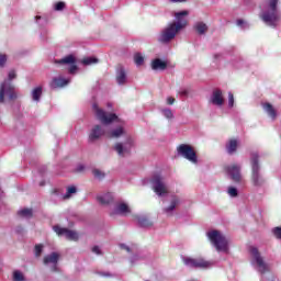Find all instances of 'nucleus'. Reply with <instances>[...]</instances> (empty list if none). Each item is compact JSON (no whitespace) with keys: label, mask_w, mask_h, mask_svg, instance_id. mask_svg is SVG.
<instances>
[{"label":"nucleus","mask_w":281,"mask_h":281,"mask_svg":"<svg viewBox=\"0 0 281 281\" xmlns=\"http://www.w3.org/2000/svg\"><path fill=\"white\" fill-rule=\"evenodd\" d=\"M123 134H124V127L119 126L115 130H112L111 132H106V137L117 139V137H122Z\"/></svg>","instance_id":"4be33fe9"},{"label":"nucleus","mask_w":281,"mask_h":281,"mask_svg":"<svg viewBox=\"0 0 281 281\" xmlns=\"http://www.w3.org/2000/svg\"><path fill=\"white\" fill-rule=\"evenodd\" d=\"M278 1L279 0H266L262 5V13L260 14V18L262 19L263 23L266 25H270V27H276L280 21Z\"/></svg>","instance_id":"f03ea898"},{"label":"nucleus","mask_w":281,"mask_h":281,"mask_svg":"<svg viewBox=\"0 0 281 281\" xmlns=\"http://www.w3.org/2000/svg\"><path fill=\"white\" fill-rule=\"evenodd\" d=\"M190 14L188 11L176 12L173 14L176 21L168 24L161 32L158 37L159 43H170L175 40V36L186 29L188 25L187 16Z\"/></svg>","instance_id":"f257e3e1"},{"label":"nucleus","mask_w":281,"mask_h":281,"mask_svg":"<svg viewBox=\"0 0 281 281\" xmlns=\"http://www.w3.org/2000/svg\"><path fill=\"white\" fill-rule=\"evenodd\" d=\"M153 190L158 194V196H164V194H168V186L164 182V178L159 175L154 176L151 179Z\"/></svg>","instance_id":"6e6552de"},{"label":"nucleus","mask_w":281,"mask_h":281,"mask_svg":"<svg viewBox=\"0 0 281 281\" xmlns=\"http://www.w3.org/2000/svg\"><path fill=\"white\" fill-rule=\"evenodd\" d=\"M162 114L165 115V117H167V120H172L173 117L172 111L170 109L164 110Z\"/></svg>","instance_id":"f704fd0d"},{"label":"nucleus","mask_w":281,"mask_h":281,"mask_svg":"<svg viewBox=\"0 0 281 281\" xmlns=\"http://www.w3.org/2000/svg\"><path fill=\"white\" fill-rule=\"evenodd\" d=\"M138 223H139L140 227H150V226H153V222H150V220H148V217H140L138 220Z\"/></svg>","instance_id":"c756f323"},{"label":"nucleus","mask_w":281,"mask_h":281,"mask_svg":"<svg viewBox=\"0 0 281 281\" xmlns=\"http://www.w3.org/2000/svg\"><path fill=\"white\" fill-rule=\"evenodd\" d=\"M250 254L254 258V262L256 263L259 273H267V271H269V265L265 262V260L260 256V252L258 251V248L250 247Z\"/></svg>","instance_id":"0eeeda50"},{"label":"nucleus","mask_w":281,"mask_h":281,"mask_svg":"<svg viewBox=\"0 0 281 281\" xmlns=\"http://www.w3.org/2000/svg\"><path fill=\"white\" fill-rule=\"evenodd\" d=\"M103 135H106V131L100 125H94L89 133V142H98Z\"/></svg>","instance_id":"4468645a"},{"label":"nucleus","mask_w":281,"mask_h":281,"mask_svg":"<svg viewBox=\"0 0 281 281\" xmlns=\"http://www.w3.org/2000/svg\"><path fill=\"white\" fill-rule=\"evenodd\" d=\"M36 19L38 20V19H41V16H36Z\"/></svg>","instance_id":"3c124183"},{"label":"nucleus","mask_w":281,"mask_h":281,"mask_svg":"<svg viewBox=\"0 0 281 281\" xmlns=\"http://www.w3.org/2000/svg\"><path fill=\"white\" fill-rule=\"evenodd\" d=\"M179 205V198H172L171 200V204L169 207L165 209V212L167 214H170V212H172L175 210V207H177Z\"/></svg>","instance_id":"cd10ccee"},{"label":"nucleus","mask_w":281,"mask_h":281,"mask_svg":"<svg viewBox=\"0 0 281 281\" xmlns=\"http://www.w3.org/2000/svg\"><path fill=\"white\" fill-rule=\"evenodd\" d=\"M8 60V57L3 54H0V67H3Z\"/></svg>","instance_id":"58836bf2"},{"label":"nucleus","mask_w":281,"mask_h":281,"mask_svg":"<svg viewBox=\"0 0 281 281\" xmlns=\"http://www.w3.org/2000/svg\"><path fill=\"white\" fill-rule=\"evenodd\" d=\"M43 254V245H36L35 246V256H41Z\"/></svg>","instance_id":"4c0bfd02"},{"label":"nucleus","mask_w":281,"mask_h":281,"mask_svg":"<svg viewBox=\"0 0 281 281\" xmlns=\"http://www.w3.org/2000/svg\"><path fill=\"white\" fill-rule=\"evenodd\" d=\"M227 175H229L231 179L235 181V183H240L243 181V176H240V166L239 165H231L225 167Z\"/></svg>","instance_id":"f8f14e48"},{"label":"nucleus","mask_w":281,"mask_h":281,"mask_svg":"<svg viewBox=\"0 0 281 281\" xmlns=\"http://www.w3.org/2000/svg\"><path fill=\"white\" fill-rule=\"evenodd\" d=\"M58 258H60V255L58 252L47 255L46 257H44V265H57Z\"/></svg>","instance_id":"6ab92c4d"},{"label":"nucleus","mask_w":281,"mask_h":281,"mask_svg":"<svg viewBox=\"0 0 281 281\" xmlns=\"http://www.w3.org/2000/svg\"><path fill=\"white\" fill-rule=\"evenodd\" d=\"M41 186H45V183L42 182Z\"/></svg>","instance_id":"603ef678"},{"label":"nucleus","mask_w":281,"mask_h":281,"mask_svg":"<svg viewBox=\"0 0 281 281\" xmlns=\"http://www.w3.org/2000/svg\"><path fill=\"white\" fill-rule=\"evenodd\" d=\"M92 109L98 120H100L102 124H111L112 122H117V115L113 113H106L102 109H99L98 103H94Z\"/></svg>","instance_id":"39448f33"},{"label":"nucleus","mask_w":281,"mask_h":281,"mask_svg":"<svg viewBox=\"0 0 281 281\" xmlns=\"http://www.w3.org/2000/svg\"><path fill=\"white\" fill-rule=\"evenodd\" d=\"M238 148V140L237 139H231L228 144L226 145V150L228 155H234L236 153V149Z\"/></svg>","instance_id":"5701e85b"},{"label":"nucleus","mask_w":281,"mask_h":281,"mask_svg":"<svg viewBox=\"0 0 281 281\" xmlns=\"http://www.w3.org/2000/svg\"><path fill=\"white\" fill-rule=\"evenodd\" d=\"M60 65H70L69 74H76L78 71V66H76V57L74 55H68L61 60H59Z\"/></svg>","instance_id":"2eb2a0df"},{"label":"nucleus","mask_w":281,"mask_h":281,"mask_svg":"<svg viewBox=\"0 0 281 281\" xmlns=\"http://www.w3.org/2000/svg\"><path fill=\"white\" fill-rule=\"evenodd\" d=\"M195 30L198 34H205V32H207V25L203 22H198L195 24Z\"/></svg>","instance_id":"bb28decb"},{"label":"nucleus","mask_w":281,"mask_h":281,"mask_svg":"<svg viewBox=\"0 0 281 281\" xmlns=\"http://www.w3.org/2000/svg\"><path fill=\"white\" fill-rule=\"evenodd\" d=\"M83 168H85V167L80 166V167H79V170H83Z\"/></svg>","instance_id":"8fccbe9b"},{"label":"nucleus","mask_w":281,"mask_h":281,"mask_svg":"<svg viewBox=\"0 0 281 281\" xmlns=\"http://www.w3.org/2000/svg\"><path fill=\"white\" fill-rule=\"evenodd\" d=\"M55 10L57 11L65 10V2H57L55 4Z\"/></svg>","instance_id":"ea45409f"},{"label":"nucleus","mask_w":281,"mask_h":281,"mask_svg":"<svg viewBox=\"0 0 281 281\" xmlns=\"http://www.w3.org/2000/svg\"><path fill=\"white\" fill-rule=\"evenodd\" d=\"M97 201L101 205H109L113 201V195L111 193H105L97 196Z\"/></svg>","instance_id":"aec40b11"},{"label":"nucleus","mask_w":281,"mask_h":281,"mask_svg":"<svg viewBox=\"0 0 281 281\" xmlns=\"http://www.w3.org/2000/svg\"><path fill=\"white\" fill-rule=\"evenodd\" d=\"M128 251V247L125 248Z\"/></svg>","instance_id":"864d4df0"},{"label":"nucleus","mask_w":281,"mask_h":281,"mask_svg":"<svg viewBox=\"0 0 281 281\" xmlns=\"http://www.w3.org/2000/svg\"><path fill=\"white\" fill-rule=\"evenodd\" d=\"M251 166H252V183L254 186H262L265 180L260 177V166L258 165V155L254 154L251 157Z\"/></svg>","instance_id":"1a4fd4ad"},{"label":"nucleus","mask_w":281,"mask_h":281,"mask_svg":"<svg viewBox=\"0 0 281 281\" xmlns=\"http://www.w3.org/2000/svg\"><path fill=\"white\" fill-rule=\"evenodd\" d=\"M182 261L187 267L191 269H210L212 267V262L207 261L203 258H190V257H182Z\"/></svg>","instance_id":"20e7f679"},{"label":"nucleus","mask_w":281,"mask_h":281,"mask_svg":"<svg viewBox=\"0 0 281 281\" xmlns=\"http://www.w3.org/2000/svg\"><path fill=\"white\" fill-rule=\"evenodd\" d=\"M134 63L138 67H142V65H144V56H142V54H139V53L135 54L134 55Z\"/></svg>","instance_id":"7c9ffc66"},{"label":"nucleus","mask_w":281,"mask_h":281,"mask_svg":"<svg viewBox=\"0 0 281 281\" xmlns=\"http://www.w3.org/2000/svg\"><path fill=\"white\" fill-rule=\"evenodd\" d=\"M209 239L211 240L212 245L217 249V251H223L227 254L229 251V241L225 236L222 235L218 231H211L207 233Z\"/></svg>","instance_id":"7ed1b4c3"},{"label":"nucleus","mask_w":281,"mask_h":281,"mask_svg":"<svg viewBox=\"0 0 281 281\" xmlns=\"http://www.w3.org/2000/svg\"><path fill=\"white\" fill-rule=\"evenodd\" d=\"M178 155H181V157H184V159H188V161H191V164H196V151L194 150V147L190 145L182 144L178 147Z\"/></svg>","instance_id":"423d86ee"},{"label":"nucleus","mask_w":281,"mask_h":281,"mask_svg":"<svg viewBox=\"0 0 281 281\" xmlns=\"http://www.w3.org/2000/svg\"><path fill=\"white\" fill-rule=\"evenodd\" d=\"M113 214H121V216H128L131 207L125 202H117L114 206Z\"/></svg>","instance_id":"dca6fc26"},{"label":"nucleus","mask_w":281,"mask_h":281,"mask_svg":"<svg viewBox=\"0 0 281 281\" xmlns=\"http://www.w3.org/2000/svg\"><path fill=\"white\" fill-rule=\"evenodd\" d=\"M13 280L14 281H24L25 277L23 276V272L15 270V271H13Z\"/></svg>","instance_id":"72a5a7b5"},{"label":"nucleus","mask_w":281,"mask_h":281,"mask_svg":"<svg viewBox=\"0 0 281 281\" xmlns=\"http://www.w3.org/2000/svg\"><path fill=\"white\" fill-rule=\"evenodd\" d=\"M263 109H265V111H267V113L270 115V117L276 120V116H277L276 109H273V105H271V103L263 104Z\"/></svg>","instance_id":"393cba45"},{"label":"nucleus","mask_w":281,"mask_h":281,"mask_svg":"<svg viewBox=\"0 0 281 281\" xmlns=\"http://www.w3.org/2000/svg\"><path fill=\"white\" fill-rule=\"evenodd\" d=\"M76 192H77L76 187H68V188H67V192H66V194L64 195V199H65V200L71 199V194H76Z\"/></svg>","instance_id":"473e14b6"},{"label":"nucleus","mask_w":281,"mask_h":281,"mask_svg":"<svg viewBox=\"0 0 281 281\" xmlns=\"http://www.w3.org/2000/svg\"><path fill=\"white\" fill-rule=\"evenodd\" d=\"M166 67H168V64H166V61H164L161 59H155L151 63V69H154L155 71H157V70L164 71L166 69Z\"/></svg>","instance_id":"412c9836"},{"label":"nucleus","mask_w":281,"mask_h":281,"mask_svg":"<svg viewBox=\"0 0 281 281\" xmlns=\"http://www.w3.org/2000/svg\"><path fill=\"white\" fill-rule=\"evenodd\" d=\"M171 3H183L186 0H169Z\"/></svg>","instance_id":"de8ad7c7"},{"label":"nucleus","mask_w":281,"mask_h":281,"mask_svg":"<svg viewBox=\"0 0 281 281\" xmlns=\"http://www.w3.org/2000/svg\"><path fill=\"white\" fill-rule=\"evenodd\" d=\"M54 232L57 233V236H65L68 240H78V233L63 228L60 226H54Z\"/></svg>","instance_id":"ddd939ff"},{"label":"nucleus","mask_w":281,"mask_h":281,"mask_svg":"<svg viewBox=\"0 0 281 281\" xmlns=\"http://www.w3.org/2000/svg\"><path fill=\"white\" fill-rule=\"evenodd\" d=\"M41 95H43V88H35L32 92L33 100H35V102H38V100H41Z\"/></svg>","instance_id":"a878e982"},{"label":"nucleus","mask_w":281,"mask_h":281,"mask_svg":"<svg viewBox=\"0 0 281 281\" xmlns=\"http://www.w3.org/2000/svg\"><path fill=\"white\" fill-rule=\"evenodd\" d=\"M98 61L99 60L95 57H86L82 59V65H95Z\"/></svg>","instance_id":"2f4dec72"},{"label":"nucleus","mask_w":281,"mask_h":281,"mask_svg":"<svg viewBox=\"0 0 281 281\" xmlns=\"http://www.w3.org/2000/svg\"><path fill=\"white\" fill-rule=\"evenodd\" d=\"M8 95L9 100H14L16 98V92H14V87L10 81H4L0 87V103H3V100Z\"/></svg>","instance_id":"9d476101"},{"label":"nucleus","mask_w":281,"mask_h":281,"mask_svg":"<svg viewBox=\"0 0 281 281\" xmlns=\"http://www.w3.org/2000/svg\"><path fill=\"white\" fill-rule=\"evenodd\" d=\"M167 104H175V98L172 97L167 98Z\"/></svg>","instance_id":"49530a36"},{"label":"nucleus","mask_w":281,"mask_h":281,"mask_svg":"<svg viewBox=\"0 0 281 281\" xmlns=\"http://www.w3.org/2000/svg\"><path fill=\"white\" fill-rule=\"evenodd\" d=\"M92 175H94L97 179H102L104 177V173L100 171V169H93Z\"/></svg>","instance_id":"c9c22d12"},{"label":"nucleus","mask_w":281,"mask_h":281,"mask_svg":"<svg viewBox=\"0 0 281 281\" xmlns=\"http://www.w3.org/2000/svg\"><path fill=\"white\" fill-rule=\"evenodd\" d=\"M116 82L117 85H126V71L123 68H120L116 74Z\"/></svg>","instance_id":"b1692460"},{"label":"nucleus","mask_w":281,"mask_h":281,"mask_svg":"<svg viewBox=\"0 0 281 281\" xmlns=\"http://www.w3.org/2000/svg\"><path fill=\"white\" fill-rule=\"evenodd\" d=\"M228 194H229V196H238V189H236L234 187H229Z\"/></svg>","instance_id":"e433bc0d"},{"label":"nucleus","mask_w":281,"mask_h":281,"mask_svg":"<svg viewBox=\"0 0 281 281\" xmlns=\"http://www.w3.org/2000/svg\"><path fill=\"white\" fill-rule=\"evenodd\" d=\"M18 214L19 216H22V218H30L32 217V209L20 210Z\"/></svg>","instance_id":"c85d7f7f"},{"label":"nucleus","mask_w":281,"mask_h":281,"mask_svg":"<svg viewBox=\"0 0 281 281\" xmlns=\"http://www.w3.org/2000/svg\"><path fill=\"white\" fill-rule=\"evenodd\" d=\"M14 78H16V72H14V70H11L9 72V80H14Z\"/></svg>","instance_id":"a18cd8bd"},{"label":"nucleus","mask_w":281,"mask_h":281,"mask_svg":"<svg viewBox=\"0 0 281 281\" xmlns=\"http://www.w3.org/2000/svg\"><path fill=\"white\" fill-rule=\"evenodd\" d=\"M243 23H244L243 20H238V21H237V24H238V25H243Z\"/></svg>","instance_id":"09e8293b"},{"label":"nucleus","mask_w":281,"mask_h":281,"mask_svg":"<svg viewBox=\"0 0 281 281\" xmlns=\"http://www.w3.org/2000/svg\"><path fill=\"white\" fill-rule=\"evenodd\" d=\"M228 106H234V93H228Z\"/></svg>","instance_id":"a19ab883"},{"label":"nucleus","mask_w":281,"mask_h":281,"mask_svg":"<svg viewBox=\"0 0 281 281\" xmlns=\"http://www.w3.org/2000/svg\"><path fill=\"white\" fill-rule=\"evenodd\" d=\"M179 95H181V98H188V90H186V89L180 90Z\"/></svg>","instance_id":"c03bdc74"},{"label":"nucleus","mask_w":281,"mask_h":281,"mask_svg":"<svg viewBox=\"0 0 281 281\" xmlns=\"http://www.w3.org/2000/svg\"><path fill=\"white\" fill-rule=\"evenodd\" d=\"M69 85V80L64 79V78H54L53 81L50 82L52 89H58L60 87H67Z\"/></svg>","instance_id":"a211bd4d"},{"label":"nucleus","mask_w":281,"mask_h":281,"mask_svg":"<svg viewBox=\"0 0 281 281\" xmlns=\"http://www.w3.org/2000/svg\"><path fill=\"white\" fill-rule=\"evenodd\" d=\"M131 148H133V140L128 139L125 143H117L114 146V150L117 153L120 157H126L131 153Z\"/></svg>","instance_id":"9b49d317"},{"label":"nucleus","mask_w":281,"mask_h":281,"mask_svg":"<svg viewBox=\"0 0 281 281\" xmlns=\"http://www.w3.org/2000/svg\"><path fill=\"white\" fill-rule=\"evenodd\" d=\"M212 104H215V106H223L225 104V99L223 98V91L220 89L214 90L213 94L211 97Z\"/></svg>","instance_id":"f3484780"},{"label":"nucleus","mask_w":281,"mask_h":281,"mask_svg":"<svg viewBox=\"0 0 281 281\" xmlns=\"http://www.w3.org/2000/svg\"><path fill=\"white\" fill-rule=\"evenodd\" d=\"M273 234H274V236H277V238L281 239V227H276L273 229Z\"/></svg>","instance_id":"79ce46f5"},{"label":"nucleus","mask_w":281,"mask_h":281,"mask_svg":"<svg viewBox=\"0 0 281 281\" xmlns=\"http://www.w3.org/2000/svg\"><path fill=\"white\" fill-rule=\"evenodd\" d=\"M92 251H93V254H97V256H100L102 254V250H100V247H98V246H94L92 248Z\"/></svg>","instance_id":"37998d69"}]
</instances>
